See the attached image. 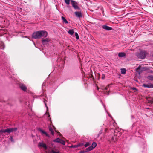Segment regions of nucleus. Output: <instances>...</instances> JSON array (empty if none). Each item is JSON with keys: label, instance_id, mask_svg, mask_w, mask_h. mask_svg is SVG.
Segmentation results:
<instances>
[{"label": "nucleus", "instance_id": "nucleus-44", "mask_svg": "<svg viewBox=\"0 0 153 153\" xmlns=\"http://www.w3.org/2000/svg\"><path fill=\"white\" fill-rule=\"evenodd\" d=\"M57 133H58L60 134V133H59V132H58Z\"/></svg>", "mask_w": 153, "mask_h": 153}, {"label": "nucleus", "instance_id": "nucleus-40", "mask_svg": "<svg viewBox=\"0 0 153 153\" xmlns=\"http://www.w3.org/2000/svg\"><path fill=\"white\" fill-rule=\"evenodd\" d=\"M48 117H50V115L49 114V113L48 112Z\"/></svg>", "mask_w": 153, "mask_h": 153}, {"label": "nucleus", "instance_id": "nucleus-30", "mask_svg": "<svg viewBox=\"0 0 153 153\" xmlns=\"http://www.w3.org/2000/svg\"><path fill=\"white\" fill-rule=\"evenodd\" d=\"M44 42H43V40H42V44L43 45H46L47 44V42H45V41Z\"/></svg>", "mask_w": 153, "mask_h": 153}, {"label": "nucleus", "instance_id": "nucleus-13", "mask_svg": "<svg viewBox=\"0 0 153 153\" xmlns=\"http://www.w3.org/2000/svg\"><path fill=\"white\" fill-rule=\"evenodd\" d=\"M147 99L149 103L151 104L153 103V98H149Z\"/></svg>", "mask_w": 153, "mask_h": 153}, {"label": "nucleus", "instance_id": "nucleus-31", "mask_svg": "<svg viewBox=\"0 0 153 153\" xmlns=\"http://www.w3.org/2000/svg\"><path fill=\"white\" fill-rule=\"evenodd\" d=\"M86 151H82L79 152V153H85L86 152Z\"/></svg>", "mask_w": 153, "mask_h": 153}, {"label": "nucleus", "instance_id": "nucleus-38", "mask_svg": "<svg viewBox=\"0 0 153 153\" xmlns=\"http://www.w3.org/2000/svg\"><path fill=\"white\" fill-rule=\"evenodd\" d=\"M10 140H11V141L12 142H13V138L12 137H10Z\"/></svg>", "mask_w": 153, "mask_h": 153}, {"label": "nucleus", "instance_id": "nucleus-36", "mask_svg": "<svg viewBox=\"0 0 153 153\" xmlns=\"http://www.w3.org/2000/svg\"><path fill=\"white\" fill-rule=\"evenodd\" d=\"M44 102L45 103V105L46 107V108H47V110H48V106H47V104H46V103L45 102V101H44Z\"/></svg>", "mask_w": 153, "mask_h": 153}, {"label": "nucleus", "instance_id": "nucleus-11", "mask_svg": "<svg viewBox=\"0 0 153 153\" xmlns=\"http://www.w3.org/2000/svg\"><path fill=\"white\" fill-rule=\"evenodd\" d=\"M49 129L51 134L53 135H54V132L53 131V128L50 126H49Z\"/></svg>", "mask_w": 153, "mask_h": 153}, {"label": "nucleus", "instance_id": "nucleus-12", "mask_svg": "<svg viewBox=\"0 0 153 153\" xmlns=\"http://www.w3.org/2000/svg\"><path fill=\"white\" fill-rule=\"evenodd\" d=\"M61 18L62 20V22L63 23H65V24H68V22L66 19L63 16H62L61 17Z\"/></svg>", "mask_w": 153, "mask_h": 153}, {"label": "nucleus", "instance_id": "nucleus-27", "mask_svg": "<svg viewBox=\"0 0 153 153\" xmlns=\"http://www.w3.org/2000/svg\"><path fill=\"white\" fill-rule=\"evenodd\" d=\"M90 145V143L89 142H87L85 145V147H87L88 146H89V145Z\"/></svg>", "mask_w": 153, "mask_h": 153}, {"label": "nucleus", "instance_id": "nucleus-19", "mask_svg": "<svg viewBox=\"0 0 153 153\" xmlns=\"http://www.w3.org/2000/svg\"><path fill=\"white\" fill-rule=\"evenodd\" d=\"M148 79L151 80H153V76L150 75L148 76Z\"/></svg>", "mask_w": 153, "mask_h": 153}, {"label": "nucleus", "instance_id": "nucleus-39", "mask_svg": "<svg viewBox=\"0 0 153 153\" xmlns=\"http://www.w3.org/2000/svg\"><path fill=\"white\" fill-rule=\"evenodd\" d=\"M53 127L54 128V130L56 132V128H55L54 126H53Z\"/></svg>", "mask_w": 153, "mask_h": 153}, {"label": "nucleus", "instance_id": "nucleus-9", "mask_svg": "<svg viewBox=\"0 0 153 153\" xmlns=\"http://www.w3.org/2000/svg\"><path fill=\"white\" fill-rule=\"evenodd\" d=\"M39 146L42 147L45 149H47V147L46 146V145L45 144H44L42 143H39L38 145Z\"/></svg>", "mask_w": 153, "mask_h": 153}, {"label": "nucleus", "instance_id": "nucleus-16", "mask_svg": "<svg viewBox=\"0 0 153 153\" xmlns=\"http://www.w3.org/2000/svg\"><path fill=\"white\" fill-rule=\"evenodd\" d=\"M0 48L1 49L4 48V43L1 41H0Z\"/></svg>", "mask_w": 153, "mask_h": 153}, {"label": "nucleus", "instance_id": "nucleus-20", "mask_svg": "<svg viewBox=\"0 0 153 153\" xmlns=\"http://www.w3.org/2000/svg\"><path fill=\"white\" fill-rule=\"evenodd\" d=\"M97 144L95 142H93L92 143V145H91V146L93 147V148H95L96 146H97Z\"/></svg>", "mask_w": 153, "mask_h": 153}, {"label": "nucleus", "instance_id": "nucleus-37", "mask_svg": "<svg viewBox=\"0 0 153 153\" xmlns=\"http://www.w3.org/2000/svg\"><path fill=\"white\" fill-rule=\"evenodd\" d=\"M48 137H49V135L46 132V133L45 134Z\"/></svg>", "mask_w": 153, "mask_h": 153}, {"label": "nucleus", "instance_id": "nucleus-28", "mask_svg": "<svg viewBox=\"0 0 153 153\" xmlns=\"http://www.w3.org/2000/svg\"><path fill=\"white\" fill-rule=\"evenodd\" d=\"M60 143L63 145H65V141L62 140H61L60 141Z\"/></svg>", "mask_w": 153, "mask_h": 153}, {"label": "nucleus", "instance_id": "nucleus-15", "mask_svg": "<svg viewBox=\"0 0 153 153\" xmlns=\"http://www.w3.org/2000/svg\"><path fill=\"white\" fill-rule=\"evenodd\" d=\"M68 33L70 35H72L74 33V32L73 29H71L69 30Z\"/></svg>", "mask_w": 153, "mask_h": 153}, {"label": "nucleus", "instance_id": "nucleus-35", "mask_svg": "<svg viewBox=\"0 0 153 153\" xmlns=\"http://www.w3.org/2000/svg\"><path fill=\"white\" fill-rule=\"evenodd\" d=\"M83 145L84 144L83 143H80L77 145H79V147L82 146H83Z\"/></svg>", "mask_w": 153, "mask_h": 153}, {"label": "nucleus", "instance_id": "nucleus-2", "mask_svg": "<svg viewBox=\"0 0 153 153\" xmlns=\"http://www.w3.org/2000/svg\"><path fill=\"white\" fill-rule=\"evenodd\" d=\"M147 54V53L145 51H141L140 52H137L136 53V55L140 59H144Z\"/></svg>", "mask_w": 153, "mask_h": 153}, {"label": "nucleus", "instance_id": "nucleus-1", "mask_svg": "<svg viewBox=\"0 0 153 153\" xmlns=\"http://www.w3.org/2000/svg\"><path fill=\"white\" fill-rule=\"evenodd\" d=\"M48 35L46 31H39L34 32L32 35L33 38L35 39H40L41 37H46Z\"/></svg>", "mask_w": 153, "mask_h": 153}, {"label": "nucleus", "instance_id": "nucleus-46", "mask_svg": "<svg viewBox=\"0 0 153 153\" xmlns=\"http://www.w3.org/2000/svg\"><path fill=\"white\" fill-rule=\"evenodd\" d=\"M0 134H1V133H0Z\"/></svg>", "mask_w": 153, "mask_h": 153}, {"label": "nucleus", "instance_id": "nucleus-6", "mask_svg": "<svg viewBox=\"0 0 153 153\" xmlns=\"http://www.w3.org/2000/svg\"><path fill=\"white\" fill-rule=\"evenodd\" d=\"M19 87L22 90L24 91H26L27 90V87L24 84H20Z\"/></svg>", "mask_w": 153, "mask_h": 153}, {"label": "nucleus", "instance_id": "nucleus-24", "mask_svg": "<svg viewBox=\"0 0 153 153\" xmlns=\"http://www.w3.org/2000/svg\"><path fill=\"white\" fill-rule=\"evenodd\" d=\"M75 36L76 39H79L78 35L77 32H75Z\"/></svg>", "mask_w": 153, "mask_h": 153}, {"label": "nucleus", "instance_id": "nucleus-33", "mask_svg": "<svg viewBox=\"0 0 153 153\" xmlns=\"http://www.w3.org/2000/svg\"><path fill=\"white\" fill-rule=\"evenodd\" d=\"M109 85H108L106 86V87L105 88V89L106 90H107L108 89V88H109Z\"/></svg>", "mask_w": 153, "mask_h": 153}, {"label": "nucleus", "instance_id": "nucleus-14", "mask_svg": "<svg viewBox=\"0 0 153 153\" xmlns=\"http://www.w3.org/2000/svg\"><path fill=\"white\" fill-rule=\"evenodd\" d=\"M120 131H118L117 133L115 131L114 133V136H116L119 137L120 135Z\"/></svg>", "mask_w": 153, "mask_h": 153}, {"label": "nucleus", "instance_id": "nucleus-29", "mask_svg": "<svg viewBox=\"0 0 153 153\" xmlns=\"http://www.w3.org/2000/svg\"><path fill=\"white\" fill-rule=\"evenodd\" d=\"M39 131L41 132L43 134H45V133H46V132L45 131H43V130H42V129H39Z\"/></svg>", "mask_w": 153, "mask_h": 153}, {"label": "nucleus", "instance_id": "nucleus-34", "mask_svg": "<svg viewBox=\"0 0 153 153\" xmlns=\"http://www.w3.org/2000/svg\"><path fill=\"white\" fill-rule=\"evenodd\" d=\"M140 66L138 67L136 69V70L137 72H139V71L138 70H140Z\"/></svg>", "mask_w": 153, "mask_h": 153}, {"label": "nucleus", "instance_id": "nucleus-3", "mask_svg": "<svg viewBox=\"0 0 153 153\" xmlns=\"http://www.w3.org/2000/svg\"><path fill=\"white\" fill-rule=\"evenodd\" d=\"M71 2L72 7L75 9L78 10L80 9V7L78 5L77 2L73 0H71Z\"/></svg>", "mask_w": 153, "mask_h": 153}, {"label": "nucleus", "instance_id": "nucleus-45", "mask_svg": "<svg viewBox=\"0 0 153 153\" xmlns=\"http://www.w3.org/2000/svg\"><path fill=\"white\" fill-rule=\"evenodd\" d=\"M62 136V135L61 134H60V136Z\"/></svg>", "mask_w": 153, "mask_h": 153}, {"label": "nucleus", "instance_id": "nucleus-10", "mask_svg": "<svg viewBox=\"0 0 153 153\" xmlns=\"http://www.w3.org/2000/svg\"><path fill=\"white\" fill-rule=\"evenodd\" d=\"M118 56L119 57H123L126 56V54L125 53L121 52L118 54Z\"/></svg>", "mask_w": 153, "mask_h": 153}, {"label": "nucleus", "instance_id": "nucleus-7", "mask_svg": "<svg viewBox=\"0 0 153 153\" xmlns=\"http://www.w3.org/2000/svg\"><path fill=\"white\" fill-rule=\"evenodd\" d=\"M102 28L103 29L108 31L111 30H112V27L105 25L102 26Z\"/></svg>", "mask_w": 153, "mask_h": 153}, {"label": "nucleus", "instance_id": "nucleus-42", "mask_svg": "<svg viewBox=\"0 0 153 153\" xmlns=\"http://www.w3.org/2000/svg\"><path fill=\"white\" fill-rule=\"evenodd\" d=\"M93 76V75H91V76H90L91 77H92Z\"/></svg>", "mask_w": 153, "mask_h": 153}, {"label": "nucleus", "instance_id": "nucleus-25", "mask_svg": "<svg viewBox=\"0 0 153 153\" xmlns=\"http://www.w3.org/2000/svg\"><path fill=\"white\" fill-rule=\"evenodd\" d=\"M70 0H65V2L67 4H70Z\"/></svg>", "mask_w": 153, "mask_h": 153}, {"label": "nucleus", "instance_id": "nucleus-21", "mask_svg": "<svg viewBox=\"0 0 153 153\" xmlns=\"http://www.w3.org/2000/svg\"><path fill=\"white\" fill-rule=\"evenodd\" d=\"M60 140L61 139L60 138H58L55 140L54 141L56 142L60 143Z\"/></svg>", "mask_w": 153, "mask_h": 153}, {"label": "nucleus", "instance_id": "nucleus-5", "mask_svg": "<svg viewBox=\"0 0 153 153\" xmlns=\"http://www.w3.org/2000/svg\"><path fill=\"white\" fill-rule=\"evenodd\" d=\"M142 86L145 88H153V84H144Z\"/></svg>", "mask_w": 153, "mask_h": 153}, {"label": "nucleus", "instance_id": "nucleus-43", "mask_svg": "<svg viewBox=\"0 0 153 153\" xmlns=\"http://www.w3.org/2000/svg\"><path fill=\"white\" fill-rule=\"evenodd\" d=\"M132 89H136L134 88H133Z\"/></svg>", "mask_w": 153, "mask_h": 153}, {"label": "nucleus", "instance_id": "nucleus-8", "mask_svg": "<svg viewBox=\"0 0 153 153\" xmlns=\"http://www.w3.org/2000/svg\"><path fill=\"white\" fill-rule=\"evenodd\" d=\"M74 14L78 17L80 18L82 17V13L81 12H74Z\"/></svg>", "mask_w": 153, "mask_h": 153}, {"label": "nucleus", "instance_id": "nucleus-17", "mask_svg": "<svg viewBox=\"0 0 153 153\" xmlns=\"http://www.w3.org/2000/svg\"><path fill=\"white\" fill-rule=\"evenodd\" d=\"M126 70L125 69L123 68L121 69V73L122 74H126Z\"/></svg>", "mask_w": 153, "mask_h": 153}, {"label": "nucleus", "instance_id": "nucleus-32", "mask_svg": "<svg viewBox=\"0 0 153 153\" xmlns=\"http://www.w3.org/2000/svg\"><path fill=\"white\" fill-rule=\"evenodd\" d=\"M105 78V75L104 74H102V78L103 79H104Z\"/></svg>", "mask_w": 153, "mask_h": 153}, {"label": "nucleus", "instance_id": "nucleus-23", "mask_svg": "<svg viewBox=\"0 0 153 153\" xmlns=\"http://www.w3.org/2000/svg\"><path fill=\"white\" fill-rule=\"evenodd\" d=\"M43 40V42H44L45 41V42H47V43L50 41V40L48 38H46L45 39L42 40Z\"/></svg>", "mask_w": 153, "mask_h": 153}, {"label": "nucleus", "instance_id": "nucleus-26", "mask_svg": "<svg viewBox=\"0 0 153 153\" xmlns=\"http://www.w3.org/2000/svg\"><path fill=\"white\" fill-rule=\"evenodd\" d=\"M79 145H72L71 146V147L74 148H76L79 147Z\"/></svg>", "mask_w": 153, "mask_h": 153}, {"label": "nucleus", "instance_id": "nucleus-22", "mask_svg": "<svg viewBox=\"0 0 153 153\" xmlns=\"http://www.w3.org/2000/svg\"><path fill=\"white\" fill-rule=\"evenodd\" d=\"M7 132V129H2L0 130V133H1Z\"/></svg>", "mask_w": 153, "mask_h": 153}, {"label": "nucleus", "instance_id": "nucleus-18", "mask_svg": "<svg viewBox=\"0 0 153 153\" xmlns=\"http://www.w3.org/2000/svg\"><path fill=\"white\" fill-rule=\"evenodd\" d=\"M93 149V147H92L91 146L86 148V151L87 152L88 151H90L92 150Z\"/></svg>", "mask_w": 153, "mask_h": 153}, {"label": "nucleus", "instance_id": "nucleus-4", "mask_svg": "<svg viewBox=\"0 0 153 153\" xmlns=\"http://www.w3.org/2000/svg\"><path fill=\"white\" fill-rule=\"evenodd\" d=\"M17 130V128H12L7 129V132L10 133L13 131H15Z\"/></svg>", "mask_w": 153, "mask_h": 153}, {"label": "nucleus", "instance_id": "nucleus-41", "mask_svg": "<svg viewBox=\"0 0 153 153\" xmlns=\"http://www.w3.org/2000/svg\"><path fill=\"white\" fill-rule=\"evenodd\" d=\"M112 141H114V142L115 141L114 140V137H112Z\"/></svg>", "mask_w": 153, "mask_h": 153}]
</instances>
